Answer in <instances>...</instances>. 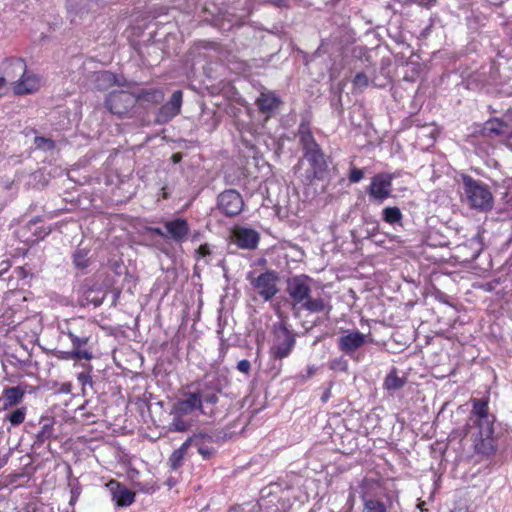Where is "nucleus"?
<instances>
[{
  "instance_id": "obj_1",
  "label": "nucleus",
  "mask_w": 512,
  "mask_h": 512,
  "mask_svg": "<svg viewBox=\"0 0 512 512\" xmlns=\"http://www.w3.org/2000/svg\"><path fill=\"white\" fill-rule=\"evenodd\" d=\"M191 387H195L194 391L183 392V397L173 404L170 414L188 415L197 410L204 416L214 417V406L218 403V394L221 392L217 381L207 374Z\"/></svg>"
},
{
  "instance_id": "obj_2",
  "label": "nucleus",
  "mask_w": 512,
  "mask_h": 512,
  "mask_svg": "<svg viewBox=\"0 0 512 512\" xmlns=\"http://www.w3.org/2000/svg\"><path fill=\"white\" fill-rule=\"evenodd\" d=\"M463 189L472 208L486 211L492 207L493 196L487 185L470 176H463Z\"/></svg>"
},
{
  "instance_id": "obj_3",
  "label": "nucleus",
  "mask_w": 512,
  "mask_h": 512,
  "mask_svg": "<svg viewBox=\"0 0 512 512\" xmlns=\"http://www.w3.org/2000/svg\"><path fill=\"white\" fill-rule=\"evenodd\" d=\"M296 343L295 335L283 323L274 325V340L270 348V355L275 360L287 358Z\"/></svg>"
},
{
  "instance_id": "obj_4",
  "label": "nucleus",
  "mask_w": 512,
  "mask_h": 512,
  "mask_svg": "<svg viewBox=\"0 0 512 512\" xmlns=\"http://www.w3.org/2000/svg\"><path fill=\"white\" fill-rule=\"evenodd\" d=\"M77 324L78 322H70L67 326L66 334L72 342L73 350L67 352L65 358L91 360L93 354L85 348L91 338V333L88 329H82L80 334H77Z\"/></svg>"
},
{
  "instance_id": "obj_5",
  "label": "nucleus",
  "mask_w": 512,
  "mask_h": 512,
  "mask_svg": "<svg viewBox=\"0 0 512 512\" xmlns=\"http://www.w3.org/2000/svg\"><path fill=\"white\" fill-rule=\"evenodd\" d=\"M137 103L135 93L127 91H112L106 98L105 104L108 110L118 117H130Z\"/></svg>"
},
{
  "instance_id": "obj_6",
  "label": "nucleus",
  "mask_w": 512,
  "mask_h": 512,
  "mask_svg": "<svg viewBox=\"0 0 512 512\" xmlns=\"http://www.w3.org/2000/svg\"><path fill=\"white\" fill-rule=\"evenodd\" d=\"M482 135L489 138L508 140L512 138V109L499 118L486 121L482 127Z\"/></svg>"
},
{
  "instance_id": "obj_7",
  "label": "nucleus",
  "mask_w": 512,
  "mask_h": 512,
  "mask_svg": "<svg viewBox=\"0 0 512 512\" xmlns=\"http://www.w3.org/2000/svg\"><path fill=\"white\" fill-rule=\"evenodd\" d=\"M394 174L378 173L371 179V183L367 189L370 198L382 203L392 194V180Z\"/></svg>"
},
{
  "instance_id": "obj_8",
  "label": "nucleus",
  "mask_w": 512,
  "mask_h": 512,
  "mask_svg": "<svg viewBox=\"0 0 512 512\" xmlns=\"http://www.w3.org/2000/svg\"><path fill=\"white\" fill-rule=\"evenodd\" d=\"M286 292L293 300V307L301 305L311 295L310 279L305 275H298L287 280Z\"/></svg>"
},
{
  "instance_id": "obj_9",
  "label": "nucleus",
  "mask_w": 512,
  "mask_h": 512,
  "mask_svg": "<svg viewBox=\"0 0 512 512\" xmlns=\"http://www.w3.org/2000/svg\"><path fill=\"white\" fill-rule=\"evenodd\" d=\"M248 279L265 301L271 300L279 291L277 288L279 278L275 271H266L254 279L249 276Z\"/></svg>"
},
{
  "instance_id": "obj_10",
  "label": "nucleus",
  "mask_w": 512,
  "mask_h": 512,
  "mask_svg": "<svg viewBox=\"0 0 512 512\" xmlns=\"http://www.w3.org/2000/svg\"><path fill=\"white\" fill-rule=\"evenodd\" d=\"M217 206L223 214L233 217L241 213L244 207V201L238 191L228 189L219 194Z\"/></svg>"
},
{
  "instance_id": "obj_11",
  "label": "nucleus",
  "mask_w": 512,
  "mask_h": 512,
  "mask_svg": "<svg viewBox=\"0 0 512 512\" xmlns=\"http://www.w3.org/2000/svg\"><path fill=\"white\" fill-rule=\"evenodd\" d=\"M493 433L494 428L490 422H486L483 427H478V432L474 438V448L478 454L488 456L495 451Z\"/></svg>"
},
{
  "instance_id": "obj_12",
  "label": "nucleus",
  "mask_w": 512,
  "mask_h": 512,
  "mask_svg": "<svg viewBox=\"0 0 512 512\" xmlns=\"http://www.w3.org/2000/svg\"><path fill=\"white\" fill-rule=\"evenodd\" d=\"M42 85V79L32 71H26L11 85L15 95H27L37 92Z\"/></svg>"
},
{
  "instance_id": "obj_13",
  "label": "nucleus",
  "mask_w": 512,
  "mask_h": 512,
  "mask_svg": "<svg viewBox=\"0 0 512 512\" xmlns=\"http://www.w3.org/2000/svg\"><path fill=\"white\" fill-rule=\"evenodd\" d=\"M366 342V335L358 330H346L338 340L339 349L346 355H352Z\"/></svg>"
},
{
  "instance_id": "obj_14",
  "label": "nucleus",
  "mask_w": 512,
  "mask_h": 512,
  "mask_svg": "<svg viewBox=\"0 0 512 512\" xmlns=\"http://www.w3.org/2000/svg\"><path fill=\"white\" fill-rule=\"evenodd\" d=\"M182 91H174L169 101L162 105L159 109L157 121L166 123L180 113L182 106Z\"/></svg>"
},
{
  "instance_id": "obj_15",
  "label": "nucleus",
  "mask_w": 512,
  "mask_h": 512,
  "mask_svg": "<svg viewBox=\"0 0 512 512\" xmlns=\"http://www.w3.org/2000/svg\"><path fill=\"white\" fill-rule=\"evenodd\" d=\"M304 158L309 162L312 170L311 174L307 176L308 179L312 180L314 178H321L327 168V163L320 147L317 146L305 151Z\"/></svg>"
},
{
  "instance_id": "obj_16",
  "label": "nucleus",
  "mask_w": 512,
  "mask_h": 512,
  "mask_svg": "<svg viewBox=\"0 0 512 512\" xmlns=\"http://www.w3.org/2000/svg\"><path fill=\"white\" fill-rule=\"evenodd\" d=\"M27 70V64L22 58H9L2 64V72L9 80L10 85L14 84L17 78L23 76Z\"/></svg>"
},
{
  "instance_id": "obj_17",
  "label": "nucleus",
  "mask_w": 512,
  "mask_h": 512,
  "mask_svg": "<svg viewBox=\"0 0 512 512\" xmlns=\"http://www.w3.org/2000/svg\"><path fill=\"white\" fill-rule=\"evenodd\" d=\"M234 242L242 249H255L259 242V234L251 228H237L233 233Z\"/></svg>"
},
{
  "instance_id": "obj_18",
  "label": "nucleus",
  "mask_w": 512,
  "mask_h": 512,
  "mask_svg": "<svg viewBox=\"0 0 512 512\" xmlns=\"http://www.w3.org/2000/svg\"><path fill=\"white\" fill-rule=\"evenodd\" d=\"M167 237H170L177 243L183 242L189 233V225L185 219L177 218L165 222Z\"/></svg>"
},
{
  "instance_id": "obj_19",
  "label": "nucleus",
  "mask_w": 512,
  "mask_h": 512,
  "mask_svg": "<svg viewBox=\"0 0 512 512\" xmlns=\"http://www.w3.org/2000/svg\"><path fill=\"white\" fill-rule=\"evenodd\" d=\"M256 104L262 114L269 119L279 108L281 100L271 92H262L256 100Z\"/></svg>"
},
{
  "instance_id": "obj_20",
  "label": "nucleus",
  "mask_w": 512,
  "mask_h": 512,
  "mask_svg": "<svg viewBox=\"0 0 512 512\" xmlns=\"http://www.w3.org/2000/svg\"><path fill=\"white\" fill-rule=\"evenodd\" d=\"M377 486V483L371 482L369 480H365L362 484V499L364 501V510L363 512H386V506L383 502L372 498V496L368 492V488H373Z\"/></svg>"
},
{
  "instance_id": "obj_21",
  "label": "nucleus",
  "mask_w": 512,
  "mask_h": 512,
  "mask_svg": "<svg viewBox=\"0 0 512 512\" xmlns=\"http://www.w3.org/2000/svg\"><path fill=\"white\" fill-rule=\"evenodd\" d=\"M108 486L117 506L125 507L133 503L135 494L131 490L114 481H111Z\"/></svg>"
},
{
  "instance_id": "obj_22",
  "label": "nucleus",
  "mask_w": 512,
  "mask_h": 512,
  "mask_svg": "<svg viewBox=\"0 0 512 512\" xmlns=\"http://www.w3.org/2000/svg\"><path fill=\"white\" fill-rule=\"evenodd\" d=\"M472 416L475 417L474 422L477 427H483L486 422L493 425L494 417L488 413V401L484 399H473Z\"/></svg>"
},
{
  "instance_id": "obj_23",
  "label": "nucleus",
  "mask_w": 512,
  "mask_h": 512,
  "mask_svg": "<svg viewBox=\"0 0 512 512\" xmlns=\"http://www.w3.org/2000/svg\"><path fill=\"white\" fill-rule=\"evenodd\" d=\"M210 444L211 436L202 433L194 434L193 436L186 439V445H188V447H196L198 453L201 454L205 459L210 458L213 452Z\"/></svg>"
},
{
  "instance_id": "obj_24",
  "label": "nucleus",
  "mask_w": 512,
  "mask_h": 512,
  "mask_svg": "<svg viewBox=\"0 0 512 512\" xmlns=\"http://www.w3.org/2000/svg\"><path fill=\"white\" fill-rule=\"evenodd\" d=\"M25 391L19 386L6 387L3 390L2 396L4 399L3 410H7L22 402Z\"/></svg>"
},
{
  "instance_id": "obj_25",
  "label": "nucleus",
  "mask_w": 512,
  "mask_h": 512,
  "mask_svg": "<svg viewBox=\"0 0 512 512\" xmlns=\"http://www.w3.org/2000/svg\"><path fill=\"white\" fill-rule=\"evenodd\" d=\"M297 136L304 152L319 146L311 133L309 125L305 122L299 125Z\"/></svg>"
},
{
  "instance_id": "obj_26",
  "label": "nucleus",
  "mask_w": 512,
  "mask_h": 512,
  "mask_svg": "<svg viewBox=\"0 0 512 512\" xmlns=\"http://www.w3.org/2000/svg\"><path fill=\"white\" fill-rule=\"evenodd\" d=\"M406 383L405 378H401L397 374V369L393 368L386 376L384 386L387 390H397L402 388Z\"/></svg>"
},
{
  "instance_id": "obj_27",
  "label": "nucleus",
  "mask_w": 512,
  "mask_h": 512,
  "mask_svg": "<svg viewBox=\"0 0 512 512\" xmlns=\"http://www.w3.org/2000/svg\"><path fill=\"white\" fill-rule=\"evenodd\" d=\"M301 308L312 312L319 313L326 310L327 305L322 298H311V295L301 304Z\"/></svg>"
},
{
  "instance_id": "obj_28",
  "label": "nucleus",
  "mask_w": 512,
  "mask_h": 512,
  "mask_svg": "<svg viewBox=\"0 0 512 512\" xmlns=\"http://www.w3.org/2000/svg\"><path fill=\"white\" fill-rule=\"evenodd\" d=\"M135 95L137 97V102L158 103L163 99V93L157 89L143 90Z\"/></svg>"
},
{
  "instance_id": "obj_29",
  "label": "nucleus",
  "mask_w": 512,
  "mask_h": 512,
  "mask_svg": "<svg viewBox=\"0 0 512 512\" xmlns=\"http://www.w3.org/2000/svg\"><path fill=\"white\" fill-rule=\"evenodd\" d=\"M188 445H186V441L180 446V448H178L177 450H175L170 458H169V464H170V467L173 469V470H176L178 469L181 465H182V462H183V459H184V456L188 450Z\"/></svg>"
},
{
  "instance_id": "obj_30",
  "label": "nucleus",
  "mask_w": 512,
  "mask_h": 512,
  "mask_svg": "<svg viewBox=\"0 0 512 512\" xmlns=\"http://www.w3.org/2000/svg\"><path fill=\"white\" fill-rule=\"evenodd\" d=\"M27 414L26 407H19L8 413L5 417L6 420L9 421L11 426H19L25 421Z\"/></svg>"
},
{
  "instance_id": "obj_31",
  "label": "nucleus",
  "mask_w": 512,
  "mask_h": 512,
  "mask_svg": "<svg viewBox=\"0 0 512 512\" xmlns=\"http://www.w3.org/2000/svg\"><path fill=\"white\" fill-rule=\"evenodd\" d=\"M172 422L169 424L170 431L185 432L191 427V422L184 419L185 415L171 414Z\"/></svg>"
},
{
  "instance_id": "obj_32",
  "label": "nucleus",
  "mask_w": 512,
  "mask_h": 512,
  "mask_svg": "<svg viewBox=\"0 0 512 512\" xmlns=\"http://www.w3.org/2000/svg\"><path fill=\"white\" fill-rule=\"evenodd\" d=\"M383 220L388 224H396L402 220V212L398 207H386L382 211Z\"/></svg>"
},
{
  "instance_id": "obj_33",
  "label": "nucleus",
  "mask_w": 512,
  "mask_h": 512,
  "mask_svg": "<svg viewBox=\"0 0 512 512\" xmlns=\"http://www.w3.org/2000/svg\"><path fill=\"white\" fill-rule=\"evenodd\" d=\"M73 262L77 268H86L88 266V251L85 249H78L73 255Z\"/></svg>"
},
{
  "instance_id": "obj_34",
  "label": "nucleus",
  "mask_w": 512,
  "mask_h": 512,
  "mask_svg": "<svg viewBox=\"0 0 512 512\" xmlns=\"http://www.w3.org/2000/svg\"><path fill=\"white\" fill-rule=\"evenodd\" d=\"M53 425L46 423L41 427V430L36 434L35 444H43L45 441L49 440L52 436Z\"/></svg>"
},
{
  "instance_id": "obj_35",
  "label": "nucleus",
  "mask_w": 512,
  "mask_h": 512,
  "mask_svg": "<svg viewBox=\"0 0 512 512\" xmlns=\"http://www.w3.org/2000/svg\"><path fill=\"white\" fill-rule=\"evenodd\" d=\"M353 87L355 90L362 92L369 85V79L363 72L357 73L353 78Z\"/></svg>"
},
{
  "instance_id": "obj_36",
  "label": "nucleus",
  "mask_w": 512,
  "mask_h": 512,
  "mask_svg": "<svg viewBox=\"0 0 512 512\" xmlns=\"http://www.w3.org/2000/svg\"><path fill=\"white\" fill-rule=\"evenodd\" d=\"M34 144L37 149H41L43 151H49L55 147L54 141L46 137H35Z\"/></svg>"
},
{
  "instance_id": "obj_37",
  "label": "nucleus",
  "mask_w": 512,
  "mask_h": 512,
  "mask_svg": "<svg viewBox=\"0 0 512 512\" xmlns=\"http://www.w3.org/2000/svg\"><path fill=\"white\" fill-rule=\"evenodd\" d=\"M211 250L208 244H202L199 246V248L196 250V257L197 260H203L204 264H208L209 260L207 259L208 256H210Z\"/></svg>"
},
{
  "instance_id": "obj_38",
  "label": "nucleus",
  "mask_w": 512,
  "mask_h": 512,
  "mask_svg": "<svg viewBox=\"0 0 512 512\" xmlns=\"http://www.w3.org/2000/svg\"><path fill=\"white\" fill-rule=\"evenodd\" d=\"M364 176V173L361 169L353 168L349 174V180L352 183H358Z\"/></svg>"
},
{
  "instance_id": "obj_39",
  "label": "nucleus",
  "mask_w": 512,
  "mask_h": 512,
  "mask_svg": "<svg viewBox=\"0 0 512 512\" xmlns=\"http://www.w3.org/2000/svg\"><path fill=\"white\" fill-rule=\"evenodd\" d=\"M237 369L240 372L248 375L250 373V370H251V363H250V361H248L246 359H243V360L239 361L238 364H237Z\"/></svg>"
},
{
  "instance_id": "obj_40",
  "label": "nucleus",
  "mask_w": 512,
  "mask_h": 512,
  "mask_svg": "<svg viewBox=\"0 0 512 512\" xmlns=\"http://www.w3.org/2000/svg\"><path fill=\"white\" fill-rule=\"evenodd\" d=\"M96 78H97V80L111 82L113 80L114 76L110 72L103 71V72L97 73Z\"/></svg>"
},
{
  "instance_id": "obj_41",
  "label": "nucleus",
  "mask_w": 512,
  "mask_h": 512,
  "mask_svg": "<svg viewBox=\"0 0 512 512\" xmlns=\"http://www.w3.org/2000/svg\"><path fill=\"white\" fill-rule=\"evenodd\" d=\"M317 371V368L313 365L311 366H308L307 369H306V374H300L298 377L301 378L302 380H306L310 377H312Z\"/></svg>"
},
{
  "instance_id": "obj_42",
  "label": "nucleus",
  "mask_w": 512,
  "mask_h": 512,
  "mask_svg": "<svg viewBox=\"0 0 512 512\" xmlns=\"http://www.w3.org/2000/svg\"><path fill=\"white\" fill-rule=\"evenodd\" d=\"M78 381H79L82 385H86V384L91 385V384H92L91 376H90L89 374H86V373H80V374L78 375Z\"/></svg>"
},
{
  "instance_id": "obj_43",
  "label": "nucleus",
  "mask_w": 512,
  "mask_h": 512,
  "mask_svg": "<svg viewBox=\"0 0 512 512\" xmlns=\"http://www.w3.org/2000/svg\"><path fill=\"white\" fill-rule=\"evenodd\" d=\"M73 322H78L77 324V334H80V331L82 329H86V327L90 326L89 324L85 323L82 319L74 320Z\"/></svg>"
},
{
  "instance_id": "obj_44",
  "label": "nucleus",
  "mask_w": 512,
  "mask_h": 512,
  "mask_svg": "<svg viewBox=\"0 0 512 512\" xmlns=\"http://www.w3.org/2000/svg\"><path fill=\"white\" fill-rule=\"evenodd\" d=\"M150 230H151V232H153V233H155V234L159 235L160 237H163V238H166V237H167V231H166V232H164V231H162V229H161V228H159V227H153V228H151Z\"/></svg>"
},
{
  "instance_id": "obj_45",
  "label": "nucleus",
  "mask_w": 512,
  "mask_h": 512,
  "mask_svg": "<svg viewBox=\"0 0 512 512\" xmlns=\"http://www.w3.org/2000/svg\"><path fill=\"white\" fill-rule=\"evenodd\" d=\"M171 159H172L173 163H178L181 161L182 156L179 153H175L172 155Z\"/></svg>"
},
{
  "instance_id": "obj_46",
  "label": "nucleus",
  "mask_w": 512,
  "mask_h": 512,
  "mask_svg": "<svg viewBox=\"0 0 512 512\" xmlns=\"http://www.w3.org/2000/svg\"><path fill=\"white\" fill-rule=\"evenodd\" d=\"M4 462L0 460V468L3 466Z\"/></svg>"
}]
</instances>
